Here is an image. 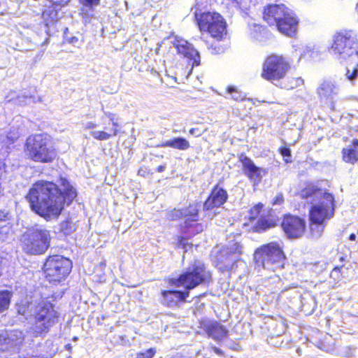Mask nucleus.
<instances>
[{
  "mask_svg": "<svg viewBox=\"0 0 358 358\" xmlns=\"http://www.w3.org/2000/svg\"><path fill=\"white\" fill-rule=\"evenodd\" d=\"M96 127V124L93 122H88L85 124V128L87 129L95 130L94 129Z\"/></svg>",
  "mask_w": 358,
  "mask_h": 358,
  "instance_id": "obj_47",
  "label": "nucleus"
},
{
  "mask_svg": "<svg viewBox=\"0 0 358 358\" xmlns=\"http://www.w3.org/2000/svg\"><path fill=\"white\" fill-rule=\"evenodd\" d=\"M352 144V148L358 149V138L353 139Z\"/></svg>",
  "mask_w": 358,
  "mask_h": 358,
  "instance_id": "obj_50",
  "label": "nucleus"
},
{
  "mask_svg": "<svg viewBox=\"0 0 358 358\" xmlns=\"http://www.w3.org/2000/svg\"><path fill=\"white\" fill-rule=\"evenodd\" d=\"M217 0H195V6L192 8L195 17H197L201 13L206 11V9L215 3ZM257 0H222V3L229 9L241 10L247 15L251 6H255Z\"/></svg>",
  "mask_w": 358,
  "mask_h": 358,
  "instance_id": "obj_15",
  "label": "nucleus"
},
{
  "mask_svg": "<svg viewBox=\"0 0 358 358\" xmlns=\"http://www.w3.org/2000/svg\"><path fill=\"white\" fill-rule=\"evenodd\" d=\"M50 233L43 228L31 229L27 231L21 238L22 250L29 255L43 254L50 247Z\"/></svg>",
  "mask_w": 358,
  "mask_h": 358,
  "instance_id": "obj_8",
  "label": "nucleus"
},
{
  "mask_svg": "<svg viewBox=\"0 0 358 358\" xmlns=\"http://www.w3.org/2000/svg\"><path fill=\"white\" fill-rule=\"evenodd\" d=\"M289 69V64L283 57L273 55L265 60L262 76L274 83L284 78Z\"/></svg>",
  "mask_w": 358,
  "mask_h": 358,
  "instance_id": "obj_12",
  "label": "nucleus"
},
{
  "mask_svg": "<svg viewBox=\"0 0 358 358\" xmlns=\"http://www.w3.org/2000/svg\"><path fill=\"white\" fill-rule=\"evenodd\" d=\"M234 345H236V347H235V346H234V347H231V348H232L233 349H234V350H238V345L237 344H235Z\"/></svg>",
  "mask_w": 358,
  "mask_h": 358,
  "instance_id": "obj_54",
  "label": "nucleus"
},
{
  "mask_svg": "<svg viewBox=\"0 0 358 358\" xmlns=\"http://www.w3.org/2000/svg\"><path fill=\"white\" fill-rule=\"evenodd\" d=\"M72 268L71 261L62 255L48 257L43 265V271L50 282H59L70 273Z\"/></svg>",
  "mask_w": 358,
  "mask_h": 358,
  "instance_id": "obj_10",
  "label": "nucleus"
},
{
  "mask_svg": "<svg viewBox=\"0 0 358 358\" xmlns=\"http://www.w3.org/2000/svg\"><path fill=\"white\" fill-rule=\"evenodd\" d=\"M211 279V273L208 271L204 264L199 261L188 266L182 273L176 278H171L169 280L170 285L182 287L184 290H164L162 292L163 304L172 307L179 301H185L189 296L190 290L195 287L206 284Z\"/></svg>",
  "mask_w": 358,
  "mask_h": 358,
  "instance_id": "obj_2",
  "label": "nucleus"
},
{
  "mask_svg": "<svg viewBox=\"0 0 358 358\" xmlns=\"http://www.w3.org/2000/svg\"><path fill=\"white\" fill-rule=\"evenodd\" d=\"M324 229V223H317V222H310V229L313 238H319Z\"/></svg>",
  "mask_w": 358,
  "mask_h": 358,
  "instance_id": "obj_32",
  "label": "nucleus"
},
{
  "mask_svg": "<svg viewBox=\"0 0 358 358\" xmlns=\"http://www.w3.org/2000/svg\"><path fill=\"white\" fill-rule=\"evenodd\" d=\"M73 340L75 341H77L78 340V337H76V336L73 337Z\"/></svg>",
  "mask_w": 358,
  "mask_h": 358,
  "instance_id": "obj_55",
  "label": "nucleus"
},
{
  "mask_svg": "<svg viewBox=\"0 0 358 358\" xmlns=\"http://www.w3.org/2000/svg\"><path fill=\"white\" fill-rule=\"evenodd\" d=\"M276 225L275 219L272 217H260L255 224L254 229L256 232L262 233Z\"/></svg>",
  "mask_w": 358,
  "mask_h": 358,
  "instance_id": "obj_26",
  "label": "nucleus"
},
{
  "mask_svg": "<svg viewBox=\"0 0 358 358\" xmlns=\"http://www.w3.org/2000/svg\"><path fill=\"white\" fill-rule=\"evenodd\" d=\"M227 192L216 185L213 187L207 199L203 205V210H209L214 208H219L222 206L227 200Z\"/></svg>",
  "mask_w": 358,
  "mask_h": 358,
  "instance_id": "obj_19",
  "label": "nucleus"
},
{
  "mask_svg": "<svg viewBox=\"0 0 358 358\" xmlns=\"http://www.w3.org/2000/svg\"><path fill=\"white\" fill-rule=\"evenodd\" d=\"M68 41L70 43L76 45L78 41V38L76 36H73V37H71Z\"/></svg>",
  "mask_w": 358,
  "mask_h": 358,
  "instance_id": "obj_49",
  "label": "nucleus"
},
{
  "mask_svg": "<svg viewBox=\"0 0 358 358\" xmlns=\"http://www.w3.org/2000/svg\"><path fill=\"white\" fill-rule=\"evenodd\" d=\"M357 48H358V38L355 31L345 29L334 35L331 51L338 59H347L354 55Z\"/></svg>",
  "mask_w": 358,
  "mask_h": 358,
  "instance_id": "obj_9",
  "label": "nucleus"
},
{
  "mask_svg": "<svg viewBox=\"0 0 358 358\" xmlns=\"http://www.w3.org/2000/svg\"><path fill=\"white\" fill-rule=\"evenodd\" d=\"M113 125V128L110 129L107 131V128L103 127L105 130H92L90 131V135L92 136L94 139L98 141H107L111 138L113 136H115L118 134L117 127H119V123L117 121V118H115V120L110 121Z\"/></svg>",
  "mask_w": 358,
  "mask_h": 358,
  "instance_id": "obj_21",
  "label": "nucleus"
},
{
  "mask_svg": "<svg viewBox=\"0 0 358 358\" xmlns=\"http://www.w3.org/2000/svg\"><path fill=\"white\" fill-rule=\"evenodd\" d=\"M78 2L82 14L89 15V13H93L95 7L100 5L101 0H78Z\"/></svg>",
  "mask_w": 358,
  "mask_h": 358,
  "instance_id": "obj_28",
  "label": "nucleus"
},
{
  "mask_svg": "<svg viewBox=\"0 0 358 358\" xmlns=\"http://www.w3.org/2000/svg\"><path fill=\"white\" fill-rule=\"evenodd\" d=\"M12 296V292L8 290L0 292V313L3 312L8 309L10 299Z\"/></svg>",
  "mask_w": 358,
  "mask_h": 358,
  "instance_id": "obj_30",
  "label": "nucleus"
},
{
  "mask_svg": "<svg viewBox=\"0 0 358 358\" xmlns=\"http://www.w3.org/2000/svg\"><path fill=\"white\" fill-rule=\"evenodd\" d=\"M12 220V215L7 209L0 210V234H7Z\"/></svg>",
  "mask_w": 358,
  "mask_h": 358,
  "instance_id": "obj_27",
  "label": "nucleus"
},
{
  "mask_svg": "<svg viewBox=\"0 0 358 358\" xmlns=\"http://www.w3.org/2000/svg\"><path fill=\"white\" fill-rule=\"evenodd\" d=\"M308 299L310 302V303H309L310 308H306V304L305 303V300H306V298L303 297L301 299L302 308H303V311L307 312L308 313H311L316 308V302H315V298L311 296H310Z\"/></svg>",
  "mask_w": 358,
  "mask_h": 358,
  "instance_id": "obj_35",
  "label": "nucleus"
},
{
  "mask_svg": "<svg viewBox=\"0 0 358 358\" xmlns=\"http://www.w3.org/2000/svg\"><path fill=\"white\" fill-rule=\"evenodd\" d=\"M263 208V205L262 203H258L255 205L254 207H252L249 212L250 214V219H255L259 214L260 213L262 209Z\"/></svg>",
  "mask_w": 358,
  "mask_h": 358,
  "instance_id": "obj_37",
  "label": "nucleus"
},
{
  "mask_svg": "<svg viewBox=\"0 0 358 358\" xmlns=\"http://www.w3.org/2000/svg\"><path fill=\"white\" fill-rule=\"evenodd\" d=\"M102 110L103 113V116H102L101 118L102 121H103L104 117H108L110 121L115 120V118H116L115 114L108 112V111H106L103 109H102Z\"/></svg>",
  "mask_w": 358,
  "mask_h": 358,
  "instance_id": "obj_44",
  "label": "nucleus"
},
{
  "mask_svg": "<svg viewBox=\"0 0 358 358\" xmlns=\"http://www.w3.org/2000/svg\"><path fill=\"white\" fill-rule=\"evenodd\" d=\"M15 92H10L6 96L5 100L6 102H12L15 105L25 106L31 103H37L41 101L40 97H35L34 96H29L26 94L15 96Z\"/></svg>",
  "mask_w": 358,
  "mask_h": 358,
  "instance_id": "obj_22",
  "label": "nucleus"
},
{
  "mask_svg": "<svg viewBox=\"0 0 358 358\" xmlns=\"http://www.w3.org/2000/svg\"><path fill=\"white\" fill-rule=\"evenodd\" d=\"M24 152L28 159L39 163L52 162L57 157L50 136L45 133L29 136L26 140Z\"/></svg>",
  "mask_w": 358,
  "mask_h": 358,
  "instance_id": "obj_5",
  "label": "nucleus"
},
{
  "mask_svg": "<svg viewBox=\"0 0 358 358\" xmlns=\"http://www.w3.org/2000/svg\"><path fill=\"white\" fill-rule=\"evenodd\" d=\"M75 188L64 178L57 183L39 180L35 182L26 195L30 208L35 213L50 220L57 217L64 209L76 197Z\"/></svg>",
  "mask_w": 358,
  "mask_h": 358,
  "instance_id": "obj_1",
  "label": "nucleus"
},
{
  "mask_svg": "<svg viewBox=\"0 0 358 358\" xmlns=\"http://www.w3.org/2000/svg\"><path fill=\"white\" fill-rule=\"evenodd\" d=\"M254 259L259 273L262 270L275 272L283 268L285 256L278 243L271 242L256 249Z\"/></svg>",
  "mask_w": 358,
  "mask_h": 358,
  "instance_id": "obj_6",
  "label": "nucleus"
},
{
  "mask_svg": "<svg viewBox=\"0 0 358 358\" xmlns=\"http://www.w3.org/2000/svg\"><path fill=\"white\" fill-rule=\"evenodd\" d=\"M356 348L353 346L345 347L341 351V354L348 358L352 357L355 355Z\"/></svg>",
  "mask_w": 358,
  "mask_h": 358,
  "instance_id": "obj_41",
  "label": "nucleus"
},
{
  "mask_svg": "<svg viewBox=\"0 0 358 358\" xmlns=\"http://www.w3.org/2000/svg\"><path fill=\"white\" fill-rule=\"evenodd\" d=\"M212 349H213V352L215 353H216L217 355H221L222 356V355H224L223 351L221 349H220V348H217L215 346H213Z\"/></svg>",
  "mask_w": 358,
  "mask_h": 358,
  "instance_id": "obj_48",
  "label": "nucleus"
},
{
  "mask_svg": "<svg viewBox=\"0 0 358 358\" xmlns=\"http://www.w3.org/2000/svg\"><path fill=\"white\" fill-rule=\"evenodd\" d=\"M177 248L184 250V252H187L188 248H191V245L187 243V241L184 237L178 236Z\"/></svg>",
  "mask_w": 358,
  "mask_h": 358,
  "instance_id": "obj_40",
  "label": "nucleus"
},
{
  "mask_svg": "<svg viewBox=\"0 0 358 358\" xmlns=\"http://www.w3.org/2000/svg\"><path fill=\"white\" fill-rule=\"evenodd\" d=\"M45 43H48V38H46L45 41Z\"/></svg>",
  "mask_w": 358,
  "mask_h": 358,
  "instance_id": "obj_56",
  "label": "nucleus"
},
{
  "mask_svg": "<svg viewBox=\"0 0 358 358\" xmlns=\"http://www.w3.org/2000/svg\"><path fill=\"white\" fill-rule=\"evenodd\" d=\"M59 9V8L52 5V6H49L43 10L42 17L46 27H48L50 24L57 21L59 18L58 12Z\"/></svg>",
  "mask_w": 358,
  "mask_h": 358,
  "instance_id": "obj_25",
  "label": "nucleus"
},
{
  "mask_svg": "<svg viewBox=\"0 0 358 358\" xmlns=\"http://www.w3.org/2000/svg\"><path fill=\"white\" fill-rule=\"evenodd\" d=\"M250 34L257 40H261V37L264 36L266 33V29L257 23L255 20L250 19L247 22Z\"/></svg>",
  "mask_w": 358,
  "mask_h": 358,
  "instance_id": "obj_24",
  "label": "nucleus"
},
{
  "mask_svg": "<svg viewBox=\"0 0 358 358\" xmlns=\"http://www.w3.org/2000/svg\"><path fill=\"white\" fill-rule=\"evenodd\" d=\"M227 91L229 94H231V98L236 101H241L245 99V94L238 91L235 86H228Z\"/></svg>",
  "mask_w": 358,
  "mask_h": 358,
  "instance_id": "obj_34",
  "label": "nucleus"
},
{
  "mask_svg": "<svg viewBox=\"0 0 358 358\" xmlns=\"http://www.w3.org/2000/svg\"><path fill=\"white\" fill-rule=\"evenodd\" d=\"M303 84V80L301 78H288L286 83L280 85L281 88L286 90H292Z\"/></svg>",
  "mask_w": 358,
  "mask_h": 358,
  "instance_id": "obj_31",
  "label": "nucleus"
},
{
  "mask_svg": "<svg viewBox=\"0 0 358 358\" xmlns=\"http://www.w3.org/2000/svg\"><path fill=\"white\" fill-rule=\"evenodd\" d=\"M189 132L191 135L196 137H199L202 135V132H201L198 128H192Z\"/></svg>",
  "mask_w": 358,
  "mask_h": 358,
  "instance_id": "obj_46",
  "label": "nucleus"
},
{
  "mask_svg": "<svg viewBox=\"0 0 358 358\" xmlns=\"http://www.w3.org/2000/svg\"><path fill=\"white\" fill-rule=\"evenodd\" d=\"M162 358V357H161Z\"/></svg>",
  "mask_w": 358,
  "mask_h": 358,
  "instance_id": "obj_58",
  "label": "nucleus"
},
{
  "mask_svg": "<svg viewBox=\"0 0 358 358\" xmlns=\"http://www.w3.org/2000/svg\"><path fill=\"white\" fill-rule=\"evenodd\" d=\"M69 1L70 0H50L52 6L59 8L66 6Z\"/></svg>",
  "mask_w": 358,
  "mask_h": 358,
  "instance_id": "obj_42",
  "label": "nucleus"
},
{
  "mask_svg": "<svg viewBox=\"0 0 358 358\" xmlns=\"http://www.w3.org/2000/svg\"><path fill=\"white\" fill-rule=\"evenodd\" d=\"M19 137L17 134H9L6 138L9 141V143H13Z\"/></svg>",
  "mask_w": 358,
  "mask_h": 358,
  "instance_id": "obj_45",
  "label": "nucleus"
},
{
  "mask_svg": "<svg viewBox=\"0 0 358 358\" xmlns=\"http://www.w3.org/2000/svg\"><path fill=\"white\" fill-rule=\"evenodd\" d=\"M238 161L242 164L243 174L253 184L259 183L262 178L263 175L267 173L266 169L255 165L254 162L244 153L238 156Z\"/></svg>",
  "mask_w": 358,
  "mask_h": 358,
  "instance_id": "obj_17",
  "label": "nucleus"
},
{
  "mask_svg": "<svg viewBox=\"0 0 358 358\" xmlns=\"http://www.w3.org/2000/svg\"><path fill=\"white\" fill-rule=\"evenodd\" d=\"M357 7L358 8V5L357 6Z\"/></svg>",
  "mask_w": 358,
  "mask_h": 358,
  "instance_id": "obj_57",
  "label": "nucleus"
},
{
  "mask_svg": "<svg viewBox=\"0 0 358 358\" xmlns=\"http://www.w3.org/2000/svg\"><path fill=\"white\" fill-rule=\"evenodd\" d=\"M343 159L345 162L355 164L358 162V149L347 148L342 150Z\"/></svg>",
  "mask_w": 358,
  "mask_h": 358,
  "instance_id": "obj_29",
  "label": "nucleus"
},
{
  "mask_svg": "<svg viewBox=\"0 0 358 358\" xmlns=\"http://www.w3.org/2000/svg\"><path fill=\"white\" fill-rule=\"evenodd\" d=\"M280 155L283 157V159L286 164L292 162L291 150L287 147H281L279 149Z\"/></svg>",
  "mask_w": 358,
  "mask_h": 358,
  "instance_id": "obj_36",
  "label": "nucleus"
},
{
  "mask_svg": "<svg viewBox=\"0 0 358 358\" xmlns=\"http://www.w3.org/2000/svg\"><path fill=\"white\" fill-rule=\"evenodd\" d=\"M345 76L351 85H355L358 78V64H357L352 69L347 68Z\"/></svg>",
  "mask_w": 358,
  "mask_h": 358,
  "instance_id": "obj_33",
  "label": "nucleus"
},
{
  "mask_svg": "<svg viewBox=\"0 0 358 358\" xmlns=\"http://www.w3.org/2000/svg\"><path fill=\"white\" fill-rule=\"evenodd\" d=\"M284 202V197L282 194H278L274 198L272 204L273 206L275 205H281Z\"/></svg>",
  "mask_w": 358,
  "mask_h": 358,
  "instance_id": "obj_43",
  "label": "nucleus"
},
{
  "mask_svg": "<svg viewBox=\"0 0 358 358\" xmlns=\"http://www.w3.org/2000/svg\"><path fill=\"white\" fill-rule=\"evenodd\" d=\"M263 18L269 26H274L282 34L295 36L299 18L296 14L285 4H270L264 10Z\"/></svg>",
  "mask_w": 358,
  "mask_h": 358,
  "instance_id": "obj_4",
  "label": "nucleus"
},
{
  "mask_svg": "<svg viewBox=\"0 0 358 358\" xmlns=\"http://www.w3.org/2000/svg\"><path fill=\"white\" fill-rule=\"evenodd\" d=\"M349 239L350 241H355L356 239V235L355 234H351L349 236Z\"/></svg>",
  "mask_w": 358,
  "mask_h": 358,
  "instance_id": "obj_52",
  "label": "nucleus"
},
{
  "mask_svg": "<svg viewBox=\"0 0 358 358\" xmlns=\"http://www.w3.org/2000/svg\"><path fill=\"white\" fill-rule=\"evenodd\" d=\"M178 53L192 61V66L200 64L199 52L186 40L176 37L171 41Z\"/></svg>",
  "mask_w": 358,
  "mask_h": 358,
  "instance_id": "obj_18",
  "label": "nucleus"
},
{
  "mask_svg": "<svg viewBox=\"0 0 358 358\" xmlns=\"http://www.w3.org/2000/svg\"><path fill=\"white\" fill-rule=\"evenodd\" d=\"M156 353L155 348H150L144 352H140L136 354V358H152Z\"/></svg>",
  "mask_w": 358,
  "mask_h": 358,
  "instance_id": "obj_38",
  "label": "nucleus"
},
{
  "mask_svg": "<svg viewBox=\"0 0 358 358\" xmlns=\"http://www.w3.org/2000/svg\"><path fill=\"white\" fill-rule=\"evenodd\" d=\"M6 339H10L7 333V330H0V351L1 349L7 348L6 345Z\"/></svg>",
  "mask_w": 358,
  "mask_h": 358,
  "instance_id": "obj_39",
  "label": "nucleus"
},
{
  "mask_svg": "<svg viewBox=\"0 0 358 358\" xmlns=\"http://www.w3.org/2000/svg\"><path fill=\"white\" fill-rule=\"evenodd\" d=\"M161 148H171L179 150H187L190 148L189 142L183 137H176L165 141L159 145Z\"/></svg>",
  "mask_w": 358,
  "mask_h": 358,
  "instance_id": "obj_23",
  "label": "nucleus"
},
{
  "mask_svg": "<svg viewBox=\"0 0 358 358\" xmlns=\"http://www.w3.org/2000/svg\"><path fill=\"white\" fill-rule=\"evenodd\" d=\"M201 327L208 335V337L216 341H221L228 334L227 328L217 321L202 322Z\"/></svg>",
  "mask_w": 358,
  "mask_h": 358,
  "instance_id": "obj_20",
  "label": "nucleus"
},
{
  "mask_svg": "<svg viewBox=\"0 0 358 358\" xmlns=\"http://www.w3.org/2000/svg\"><path fill=\"white\" fill-rule=\"evenodd\" d=\"M166 169V165H160L157 167V171L159 173H162Z\"/></svg>",
  "mask_w": 358,
  "mask_h": 358,
  "instance_id": "obj_51",
  "label": "nucleus"
},
{
  "mask_svg": "<svg viewBox=\"0 0 358 358\" xmlns=\"http://www.w3.org/2000/svg\"><path fill=\"white\" fill-rule=\"evenodd\" d=\"M299 196L311 203L318 201L317 203H313L310 210V222L324 223L325 220L333 217L334 198L331 194L323 192L322 189L315 186H308L299 192Z\"/></svg>",
  "mask_w": 358,
  "mask_h": 358,
  "instance_id": "obj_3",
  "label": "nucleus"
},
{
  "mask_svg": "<svg viewBox=\"0 0 358 358\" xmlns=\"http://www.w3.org/2000/svg\"><path fill=\"white\" fill-rule=\"evenodd\" d=\"M199 207L200 205L196 203L190 204L186 208L173 209L168 213V217L171 220L184 219L180 224L181 232L187 236H192L204 229L203 224L197 222Z\"/></svg>",
  "mask_w": 358,
  "mask_h": 358,
  "instance_id": "obj_7",
  "label": "nucleus"
},
{
  "mask_svg": "<svg viewBox=\"0 0 358 358\" xmlns=\"http://www.w3.org/2000/svg\"><path fill=\"white\" fill-rule=\"evenodd\" d=\"M58 313L50 302L42 301L36 307V328L41 332L46 331L58 321Z\"/></svg>",
  "mask_w": 358,
  "mask_h": 358,
  "instance_id": "obj_13",
  "label": "nucleus"
},
{
  "mask_svg": "<svg viewBox=\"0 0 358 358\" xmlns=\"http://www.w3.org/2000/svg\"><path fill=\"white\" fill-rule=\"evenodd\" d=\"M195 19L200 30L207 31L217 41L221 40L227 34L226 22L218 13L204 11Z\"/></svg>",
  "mask_w": 358,
  "mask_h": 358,
  "instance_id": "obj_11",
  "label": "nucleus"
},
{
  "mask_svg": "<svg viewBox=\"0 0 358 358\" xmlns=\"http://www.w3.org/2000/svg\"><path fill=\"white\" fill-rule=\"evenodd\" d=\"M281 227L288 238H299L305 232L306 222L299 216L287 214L282 218Z\"/></svg>",
  "mask_w": 358,
  "mask_h": 358,
  "instance_id": "obj_16",
  "label": "nucleus"
},
{
  "mask_svg": "<svg viewBox=\"0 0 358 358\" xmlns=\"http://www.w3.org/2000/svg\"><path fill=\"white\" fill-rule=\"evenodd\" d=\"M339 92V85L331 78L320 81L316 89L319 100L325 103L331 111L336 110Z\"/></svg>",
  "mask_w": 358,
  "mask_h": 358,
  "instance_id": "obj_14",
  "label": "nucleus"
},
{
  "mask_svg": "<svg viewBox=\"0 0 358 358\" xmlns=\"http://www.w3.org/2000/svg\"><path fill=\"white\" fill-rule=\"evenodd\" d=\"M71 348H72V346H71V344H69H69H66V345H65V349H66V350H69V351H70V350H71Z\"/></svg>",
  "mask_w": 358,
  "mask_h": 358,
  "instance_id": "obj_53",
  "label": "nucleus"
}]
</instances>
